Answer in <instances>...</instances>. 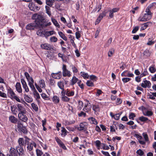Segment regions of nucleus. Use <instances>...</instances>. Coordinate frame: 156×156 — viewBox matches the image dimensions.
<instances>
[{
  "label": "nucleus",
  "instance_id": "58",
  "mask_svg": "<svg viewBox=\"0 0 156 156\" xmlns=\"http://www.w3.org/2000/svg\"><path fill=\"white\" fill-rule=\"evenodd\" d=\"M131 80V79L129 78L125 77L122 78V80L124 83H127Z\"/></svg>",
  "mask_w": 156,
  "mask_h": 156
},
{
  "label": "nucleus",
  "instance_id": "15",
  "mask_svg": "<svg viewBox=\"0 0 156 156\" xmlns=\"http://www.w3.org/2000/svg\"><path fill=\"white\" fill-rule=\"evenodd\" d=\"M41 48L42 49L46 50H50L51 48V46L48 44H42L41 45Z\"/></svg>",
  "mask_w": 156,
  "mask_h": 156
},
{
  "label": "nucleus",
  "instance_id": "34",
  "mask_svg": "<svg viewBox=\"0 0 156 156\" xmlns=\"http://www.w3.org/2000/svg\"><path fill=\"white\" fill-rule=\"evenodd\" d=\"M25 100L28 103H31L33 101V99L31 98L28 95H24Z\"/></svg>",
  "mask_w": 156,
  "mask_h": 156
},
{
  "label": "nucleus",
  "instance_id": "46",
  "mask_svg": "<svg viewBox=\"0 0 156 156\" xmlns=\"http://www.w3.org/2000/svg\"><path fill=\"white\" fill-rule=\"evenodd\" d=\"M34 91V96L35 98L36 99H38L40 98V96L39 93L37 92V90H33Z\"/></svg>",
  "mask_w": 156,
  "mask_h": 156
},
{
  "label": "nucleus",
  "instance_id": "21",
  "mask_svg": "<svg viewBox=\"0 0 156 156\" xmlns=\"http://www.w3.org/2000/svg\"><path fill=\"white\" fill-rule=\"evenodd\" d=\"M51 75L55 79H59L62 77V73L60 71L57 73H52Z\"/></svg>",
  "mask_w": 156,
  "mask_h": 156
},
{
  "label": "nucleus",
  "instance_id": "44",
  "mask_svg": "<svg viewBox=\"0 0 156 156\" xmlns=\"http://www.w3.org/2000/svg\"><path fill=\"white\" fill-rule=\"evenodd\" d=\"M46 56L50 59H52L54 57V53L51 52L50 51L47 54Z\"/></svg>",
  "mask_w": 156,
  "mask_h": 156
},
{
  "label": "nucleus",
  "instance_id": "36",
  "mask_svg": "<svg viewBox=\"0 0 156 156\" xmlns=\"http://www.w3.org/2000/svg\"><path fill=\"white\" fill-rule=\"evenodd\" d=\"M143 115L145 116H150L153 115V112L151 111L147 110L146 112H143Z\"/></svg>",
  "mask_w": 156,
  "mask_h": 156
},
{
  "label": "nucleus",
  "instance_id": "63",
  "mask_svg": "<svg viewBox=\"0 0 156 156\" xmlns=\"http://www.w3.org/2000/svg\"><path fill=\"white\" fill-rule=\"evenodd\" d=\"M136 115L134 113H131L129 115V119L132 120H133L134 118L135 117Z\"/></svg>",
  "mask_w": 156,
  "mask_h": 156
},
{
  "label": "nucleus",
  "instance_id": "40",
  "mask_svg": "<svg viewBox=\"0 0 156 156\" xmlns=\"http://www.w3.org/2000/svg\"><path fill=\"white\" fill-rule=\"evenodd\" d=\"M58 34L65 41H67V37L62 32H59Z\"/></svg>",
  "mask_w": 156,
  "mask_h": 156
},
{
  "label": "nucleus",
  "instance_id": "1",
  "mask_svg": "<svg viewBox=\"0 0 156 156\" xmlns=\"http://www.w3.org/2000/svg\"><path fill=\"white\" fill-rule=\"evenodd\" d=\"M146 13L144 14L142 16L140 17L138 20L140 21L145 22L150 20L152 17V13L148 9H146Z\"/></svg>",
  "mask_w": 156,
  "mask_h": 156
},
{
  "label": "nucleus",
  "instance_id": "54",
  "mask_svg": "<svg viewBox=\"0 0 156 156\" xmlns=\"http://www.w3.org/2000/svg\"><path fill=\"white\" fill-rule=\"evenodd\" d=\"M42 97L45 100H49L50 98L45 94L43 93L41 95Z\"/></svg>",
  "mask_w": 156,
  "mask_h": 156
},
{
  "label": "nucleus",
  "instance_id": "60",
  "mask_svg": "<svg viewBox=\"0 0 156 156\" xmlns=\"http://www.w3.org/2000/svg\"><path fill=\"white\" fill-rule=\"evenodd\" d=\"M149 70L151 73H153L156 71V69L153 67L150 66L149 68Z\"/></svg>",
  "mask_w": 156,
  "mask_h": 156
},
{
  "label": "nucleus",
  "instance_id": "35",
  "mask_svg": "<svg viewBox=\"0 0 156 156\" xmlns=\"http://www.w3.org/2000/svg\"><path fill=\"white\" fill-rule=\"evenodd\" d=\"M11 110L12 113L16 115L17 112L16 110L17 107L15 105H12L11 107Z\"/></svg>",
  "mask_w": 156,
  "mask_h": 156
},
{
  "label": "nucleus",
  "instance_id": "47",
  "mask_svg": "<svg viewBox=\"0 0 156 156\" xmlns=\"http://www.w3.org/2000/svg\"><path fill=\"white\" fill-rule=\"evenodd\" d=\"M62 99L63 101L65 102H68L70 100V98L65 95L62 96Z\"/></svg>",
  "mask_w": 156,
  "mask_h": 156
},
{
  "label": "nucleus",
  "instance_id": "39",
  "mask_svg": "<svg viewBox=\"0 0 156 156\" xmlns=\"http://www.w3.org/2000/svg\"><path fill=\"white\" fill-rule=\"evenodd\" d=\"M35 5L32 3H30L28 5V7L30 10L35 11L36 9L35 8Z\"/></svg>",
  "mask_w": 156,
  "mask_h": 156
},
{
  "label": "nucleus",
  "instance_id": "29",
  "mask_svg": "<svg viewBox=\"0 0 156 156\" xmlns=\"http://www.w3.org/2000/svg\"><path fill=\"white\" fill-rule=\"evenodd\" d=\"M9 119L11 122L14 123H16L17 121V119L13 116H10Z\"/></svg>",
  "mask_w": 156,
  "mask_h": 156
},
{
  "label": "nucleus",
  "instance_id": "7",
  "mask_svg": "<svg viewBox=\"0 0 156 156\" xmlns=\"http://www.w3.org/2000/svg\"><path fill=\"white\" fill-rule=\"evenodd\" d=\"M92 106L89 101L85 104L84 107L83 108V110L86 112H88L90 110Z\"/></svg>",
  "mask_w": 156,
  "mask_h": 156
},
{
  "label": "nucleus",
  "instance_id": "45",
  "mask_svg": "<svg viewBox=\"0 0 156 156\" xmlns=\"http://www.w3.org/2000/svg\"><path fill=\"white\" fill-rule=\"evenodd\" d=\"M142 135L143 136L145 142L149 141V139L148 138V136L147 134L146 133H142Z\"/></svg>",
  "mask_w": 156,
  "mask_h": 156
},
{
  "label": "nucleus",
  "instance_id": "31",
  "mask_svg": "<svg viewBox=\"0 0 156 156\" xmlns=\"http://www.w3.org/2000/svg\"><path fill=\"white\" fill-rule=\"evenodd\" d=\"M19 143V146H23L24 144V140L23 138H20L18 140Z\"/></svg>",
  "mask_w": 156,
  "mask_h": 156
},
{
  "label": "nucleus",
  "instance_id": "64",
  "mask_svg": "<svg viewBox=\"0 0 156 156\" xmlns=\"http://www.w3.org/2000/svg\"><path fill=\"white\" fill-rule=\"evenodd\" d=\"M136 153L140 156L143 155L144 154V152L141 149H139L136 151Z\"/></svg>",
  "mask_w": 156,
  "mask_h": 156
},
{
  "label": "nucleus",
  "instance_id": "23",
  "mask_svg": "<svg viewBox=\"0 0 156 156\" xmlns=\"http://www.w3.org/2000/svg\"><path fill=\"white\" fill-rule=\"evenodd\" d=\"M16 90L19 93H22V90L20 83L17 82L16 85Z\"/></svg>",
  "mask_w": 156,
  "mask_h": 156
},
{
  "label": "nucleus",
  "instance_id": "62",
  "mask_svg": "<svg viewBox=\"0 0 156 156\" xmlns=\"http://www.w3.org/2000/svg\"><path fill=\"white\" fill-rule=\"evenodd\" d=\"M150 38H149L148 41V42L147 43V44L148 45H152L155 43V41L150 40Z\"/></svg>",
  "mask_w": 156,
  "mask_h": 156
},
{
  "label": "nucleus",
  "instance_id": "6",
  "mask_svg": "<svg viewBox=\"0 0 156 156\" xmlns=\"http://www.w3.org/2000/svg\"><path fill=\"white\" fill-rule=\"evenodd\" d=\"M16 149L18 156H23L24 155V151L22 147L17 146Z\"/></svg>",
  "mask_w": 156,
  "mask_h": 156
},
{
  "label": "nucleus",
  "instance_id": "18",
  "mask_svg": "<svg viewBox=\"0 0 156 156\" xmlns=\"http://www.w3.org/2000/svg\"><path fill=\"white\" fill-rule=\"evenodd\" d=\"M36 147V143L33 141H31L30 142V144L27 145V148L28 150L29 151H31L33 150V147Z\"/></svg>",
  "mask_w": 156,
  "mask_h": 156
},
{
  "label": "nucleus",
  "instance_id": "9",
  "mask_svg": "<svg viewBox=\"0 0 156 156\" xmlns=\"http://www.w3.org/2000/svg\"><path fill=\"white\" fill-rule=\"evenodd\" d=\"M106 14L107 12L105 11H104L102 13H101L97 18L95 22V24L96 25L98 23L100 22L101 20L106 15Z\"/></svg>",
  "mask_w": 156,
  "mask_h": 156
},
{
  "label": "nucleus",
  "instance_id": "25",
  "mask_svg": "<svg viewBox=\"0 0 156 156\" xmlns=\"http://www.w3.org/2000/svg\"><path fill=\"white\" fill-rule=\"evenodd\" d=\"M53 102L55 104L58 103L60 101V99L57 96H54L52 98Z\"/></svg>",
  "mask_w": 156,
  "mask_h": 156
},
{
  "label": "nucleus",
  "instance_id": "4",
  "mask_svg": "<svg viewBox=\"0 0 156 156\" xmlns=\"http://www.w3.org/2000/svg\"><path fill=\"white\" fill-rule=\"evenodd\" d=\"M62 75L63 76L70 77L71 76V72L67 69L66 65L63 64L62 65Z\"/></svg>",
  "mask_w": 156,
  "mask_h": 156
},
{
  "label": "nucleus",
  "instance_id": "14",
  "mask_svg": "<svg viewBox=\"0 0 156 156\" xmlns=\"http://www.w3.org/2000/svg\"><path fill=\"white\" fill-rule=\"evenodd\" d=\"M25 113H19L18 116L19 119L24 122H26L28 120L27 116L24 115Z\"/></svg>",
  "mask_w": 156,
  "mask_h": 156
},
{
  "label": "nucleus",
  "instance_id": "48",
  "mask_svg": "<svg viewBox=\"0 0 156 156\" xmlns=\"http://www.w3.org/2000/svg\"><path fill=\"white\" fill-rule=\"evenodd\" d=\"M62 129L61 130V132H62V133L61 134V135L62 136H65L67 134V130H66L65 128L64 127H62Z\"/></svg>",
  "mask_w": 156,
  "mask_h": 156
},
{
  "label": "nucleus",
  "instance_id": "49",
  "mask_svg": "<svg viewBox=\"0 0 156 156\" xmlns=\"http://www.w3.org/2000/svg\"><path fill=\"white\" fill-rule=\"evenodd\" d=\"M31 106L35 111L37 112L38 110V107L37 105L34 103H32L31 104Z\"/></svg>",
  "mask_w": 156,
  "mask_h": 156
},
{
  "label": "nucleus",
  "instance_id": "37",
  "mask_svg": "<svg viewBox=\"0 0 156 156\" xmlns=\"http://www.w3.org/2000/svg\"><path fill=\"white\" fill-rule=\"evenodd\" d=\"M81 75L85 79H87L89 78V76L87 73H86L83 72H80Z\"/></svg>",
  "mask_w": 156,
  "mask_h": 156
},
{
  "label": "nucleus",
  "instance_id": "26",
  "mask_svg": "<svg viewBox=\"0 0 156 156\" xmlns=\"http://www.w3.org/2000/svg\"><path fill=\"white\" fill-rule=\"evenodd\" d=\"M74 92L73 91L70 90H66V95L68 97H71L74 95Z\"/></svg>",
  "mask_w": 156,
  "mask_h": 156
},
{
  "label": "nucleus",
  "instance_id": "5",
  "mask_svg": "<svg viewBox=\"0 0 156 156\" xmlns=\"http://www.w3.org/2000/svg\"><path fill=\"white\" fill-rule=\"evenodd\" d=\"M87 127V123L83 122L80 123L79 126L77 127V129L79 131H86Z\"/></svg>",
  "mask_w": 156,
  "mask_h": 156
},
{
  "label": "nucleus",
  "instance_id": "12",
  "mask_svg": "<svg viewBox=\"0 0 156 156\" xmlns=\"http://www.w3.org/2000/svg\"><path fill=\"white\" fill-rule=\"evenodd\" d=\"M21 82L22 84L23 87L25 90V92H28L29 91V89L25 80L23 79H21Z\"/></svg>",
  "mask_w": 156,
  "mask_h": 156
},
{
  "label": "nucleus",
  "instance_id": "17",
  "mask_svg": "<svg viewBox=\"0 0 156 156\" xmlns=\"http://www.w3.org/2000/svg\"><path fill=\"white\" fill-rule=\"evenodd\" d=\"M135 136L138 140L139 143L142 145L145 144V142L144 140H141L142 139V137L138 134H135Z\"/></svg>",
  "mask_w": 156,
  "mask_h": 156
},
{
  "label": "nucleus",
  "instance_id": "41",
  "mask_svg": "<svg viewBox=\"0 0 156 156\" xmlns=\"http://www.w3.org/2000/svg\"><path fill=\"white\" fill-rule=\"evenodd\" d=\"M88 119L90 121L91 123L96 125L98 124V122L96 119L93 117H90Z\"/></svg>",
  "mask_w": 156,
  "mask_h": 156
},
{
  "label": "nucleus",
  "instance_id": "57",
  "mask_svg": "<svg viewBox=\"0 0 156 156\" xmlns=\"http://www.w3.org/2000/svg\"><path fill=\"white\" fill-rule=\"evenodd\" d=\"M148 74V72L147 71V70L146 69H145L143 73L140 74V77H142L147 75Z\"/></svg>",
  "mask_w": 156,
  "mask_h": 156
},
{
  "label": "nucleus",
  "instance_id": "51",
  "mask_svg": "<svg viewBox=\"0 0 156 156\" xmlns=\"http://www.w3.org/2000/svg\"><path fill=\"white\" fill-rule=\"evenodd\" d=\"M139 119L142 122H145L148 120V119L147 118L142 116L139 118Z\"/></svg>",
  "mask_w": 156,
  "mask_h": 156
},
{
  "label": "nucleus",
  "instance_id": "42",
  "mask_svg": "<svg viewBox=\"0 0 156 156\" xmlns=\"http://www.w3.org/2000/svg\"><path fill=\"white\" fill-rule=\"evenodd\" d=\"M25 140H24V144L25 145H28L29 144H30V140L28 138L27 136H25L24 137Z\"/></svg>",
  "mask_w": 156,
  "mask_h": 156
},
{
  "label": "nucleus",
  "instance_id": "2",
  "mask_svg": "<svg viewBox=\"0 0 156 156\" xmlns=\"http://www.w3.org/2000/svg\"><path fill=\"white\" fill-rule=\"evenodd\" d=\"M24 75L27 79L28 85L32 90H36V89L34 85V80L33 78L30 77L29 74L27 72L24 73Z\"/></svg>",
  "mask_w": 156,
  "mask_h": 156
},
{
  "label": "nucleus",
  "instance_id": "27",
  "mask_svg": "<svg viewBox=\"0 0 156 156\" xmlns=\"http://www.w3.org/2000/svg\"><path fill=\"white\" fill-rule=\"evenodd\" d=\"M79 80L75 76H73L70 81V84L71 85H74L77 81H78Z\"/></svg>",
  "mask_w": 156,
  "mask_h": 156
},
{
  "label": "nucleus",
  "instance_id": "24",
  "mask_svg": "<svg viewBox=\"0 0 156 156\" xmlns=\"http://www.w3.org/2000/svg\"><path fill=\"white\" fill-rule=\"evenodd\" d=\"M39 84L40 87L42 88H44L45 87V82L42 79H40L39 81Z\"/></svg>",
  "mask_w": 156,
  "mask_h": 156
},
{
  "label": "nucleus",
  "instance_id": "38",
  "mask_svg": "<svg viewBox=\"0 0 156 156\" xmlns=\"http://www.w3.org/2000/svg\"><path fill=\"white\" fill-rule=\"evenodd\" d=\"M51 20L54 24L58 28H60V26L57 21L54 18H51Z\"/></svg>",
  "mask_w": 156,
  "mask_h": 156
},
{
  "label": "nucleus",
  "instance_id": "10",
  "mask_svg": "<svg viewBox=\"0 0 156 156\" xmlns=\"http://www.w3.org/2000/svg\"><path fill=\"white\" fill-rule=\"evenodd\" d=\"M9 154H7V156H18L16 150L12 147L9 150Z\"/></svg>",
  "mask_w": 156,
  "mask_h": 156
},
{
  "label": "nucleus",
  "instance_id": "59",
  "mask_svg": "<svg viewBox=\"0 0 156 156\" xmlns=\"http://www.w3.org/2000/svg\"><path fill=\"white\" fill-rule=\"evenodd\" d=\"M139 28V26H136L134 27L132 31V33L133 34H135L136 33L138 30Z\"/></svg>",
  "mask_w": 156,
  "mask_h": 156
},
{
  "label": "nucleus",
  "instance_id": "20",
  "mask_svg": "<svg viewBox=\"0 0 156 156\" xmlns=\"http://www.w3.org/2000/svg\"><path fill=\"white\" fill-rule=\"evenodd\" d=\"M7 92L8 96H10L13 99L16 96L15 93L10 88H9L8 89Z\"/></svg>",
  "mask_w": 156,
  "mask_h": 156
},
{
  "label": "nucleus",
  "instance_id": "56",
  "mask_svg": "<svg viewBox=\"0 0 156 156\" xmlns=\"http://www.w3.org/2000/svg\"><path fill=\"white\" fill-rule=\"evenodd\" d=\"M87 85L89 87H93L94 86V83L90 80H88L86 83Z\"/></svg>",
  "mask_w": 156,
  "mask_h": 156
},
{
  "label": "nucleus",
  "instance_id": "55",
  "mask_svg": "<svg viewBox=\"0 0 156 156\" xmlns=\"http://www.w3.org/2000/svg\"><path fill=\"white\" fill-rule=\"evenodd\" d=\"M37 34L38 35L40 36H44V32L43 33V31L41 30H38L37 32Z\"/></svg>",
  "mask_w": 156,
  "mask_h": 156
},
{
  "label": "nucleus",
  "instance_id": "19",
  "mask_svg": "<svg viewBox=\"0 0 156 156\" xmlns=\"http://www.w3.org/2000/svg\"><path fill=\"white\" fill-rule=\"evenodd\" d=\"M67 82V81L65 80L62 81H60L58 82L57 85L61 89H63L64 88V84H66Z\"/></svg>",
  "mask_w": 156,
  "mask_h": 156
},
{
  "label": "nucleus",
  "instance_id": "50",
  "mask_svg": "<svg viewBox=\"0 0 156 156\" xmlns=\"http://www.w3.org/2000/svg\"><path fill=\"white\" fill-rule=\"evenodd\" d=\"M36 152L37 156H41L43 154L42 151L39 149H37L36 150Z\"/></svg>",
  "mask_w": 156,
  "mask_h": 156
},
{
  "label": "nucleus",
  "instance_id": "11",
  "mask_svg": "<svg viewBox=\"0 0 156 156\" xmlns=\"http://www.w3.org/2000/svg\"><path fill=\"white\" fill-rule=\"evenodd\" d=\"M151 84L150 82L148 80H145L141 84V86L144 88L148 87L150 88L151 87Z\"/></svg>",
  "mask_w": 156,
  "mask_h": 156
},
{
  "label": "nucleus",
  "instance_id": "32",
  "mask_svg": "<svg viewBox=\"0 0 156 156\" xmlns=\"http://www.w3.org/2000/svg\"><path fill=\"white\" fill-rule=\"evenodd\" d=\"M92 109L95 112H99L100 110L99 105L97 104L93 105Z\"/></svg>",
  "mask_w": 156,
  "mask_h": 156
},
{
  "label": "nucleus",
  "instance_id": "13",
  "mask_svg": "<svg viewBox=\"0 0 156 156\" xmlns=\"http://www.w3.org/2000/svg\"><path fill=\"white\" fill-rule=\"evenodd\" d=\"M37 25L35 23H31L28 24L26 26V29L27 30H34Z\"/></svg>",
  "mask_w": 156,
  "mask_h": 156
},
{
  "label": "nucleus",
  "instance_id": "8",
  "mask_svg": "<svg viewBox=\"0 0 156 156\" xmlns=\"http://www.w3.org/2000/svg\"><path fill=\"white\" fill-rule=\"evenodd\" d=\"M119 10V8H115L108 11L109 12V17L110 18H112L114 17V13L118 12Z\"/></svg>",
  "mask_w": 156,
  "mask_h": 156
},
{
  "label": "nucleus",
  "instance_id": "61",
  "mask_svg": "<svg viewBox=\"0 0 156 156\" xmlns=\"http://www.w3.org/2000/svg\"><path fill=\"white\" fill-rule=\"evenodd\" d=\"M57 38L55 36L51 37L50 38V40L52 42H55L57 41Z\"/></svg>",
  "mask_w": 156,
  "mask_h": 156
},
{
  "label": "nucleus",
  "instance_id": "16",
  "mask_svg": "<svg viewBox=\"0 0 156 156\" xmlns=\"http://www.w3.org/2000/svg\"><path fill=\"white\" fill-rule=\"evenodd\" d=\"M17 108L19 111L20 112L19 113H26V112L25 108L20 104L17 105Z\"/></svg>",
  "mask_w": 156,
  "mask_h": 156
},
{
  "label": "nucleus",
  "instance_id": "30",
  "mask_svg": "<svg viewBox=\"0 0 156 156\" xmlns=\"http://www.w3.org/2000/svg\"><path fill=\"white\" fill-rule=\"evenodd\" d=\"M156 7V3L153 2L149 5L146 9H147L148 11H150V9H154Z\"/></svg>",
  "mask_w": 156,
  "mask_h": 156
},
{
  "label": "nucleus",
  "instance_id": "22",
  "mask_svg": "<svg viewBox=\"0 0 156 156\" xmlns=\"http://www.w3.org/2000/svg\"><path fill=\"white\" fill-rule=\"evenodd\" d=\"M55 32L53 30L50 31H44V36L47 38L48 37L53 35L55 34Z\"/></svg>",
  "mask_w": 156,
  "mask_h": 156
},
{
  "label": "nucleus",
  "instance_id": "28",
  "mask_svg": "<svg viewBox=\"0 0 156 156\" xmlns=\"http://www.w3.org/2000/svg\"><path fill=\"white\" fill-rule=\"evenodd\" d=\"M151 23L150 22L144 23L142 24L140 28V30H144L148 26L149 24Z\"/></svg>",
  "mask_w": 156,
  "mask_h": 156
},
{
  "label": "nucleus",
  "instance_id": "52",
  "mask_svg": "<svg viewBox=\"0 0 156 156\" xmlns=\"http://www.w3.org/2000/svg\"><path fill=\"white\" fill-rule=\"evenodd\" d=\"M83 106V103L82 101H79V105L78 106V109L79 110H80Z\"/></svg>",
  "mask_w": 156,
  "mask_h": 156
},
{
  "label": "nucleus",
  "instance_id": "33",
  "mask_svg": "<svg viewBox=\"0 0 156 156\" xmlns=\"http://www.w3.org/2000/svg\"><path fill=\"white\" fill-rule=\"evenodd\" d=\"M115 52V50L113 48H110L108 52V55L109 57H112Z\"/></svg>",
  "mask_w": 156,
  "mask_h": 156
},
{
  "label": "nucleus",
  "instance_id": "3",
  "mask_svg": "<svg viewBox=\"0 0 156 156\" xmlns=\"http://www.w3.org/2000/svg\"><path fill=\"white\" fill-rule=\"evenodd\" d=\"M32 18L35 20V23L37 26L41 25L44 20L43 17L37 13L33 14L32 16Z\"/></svg>",
  "mask_w": 156,
  "mask_h": 156
},
{
  "label": "nucleus",
  "instance_id": "53",
  "mask_svg": "<svg viewBox=\"0 0 156 156\" xmlns=\"http://www.w3.org/2000/svg\"><path fill=\"white\" fill-rule=\"evenodd\" d=\"M126 74V77H133L134 76V74L133 73H131L130 71H127Z\"/></svg>",
  "mask_w": 156,
  "mask_h": 156
},
{
  "label": "nucleus",
  "instance_id": "43",
  "mask_svg": "<svg viewBox=\"0 0 156 156\" xmlns=\"http://www.w3.org/2000/svg\"><path fill=\"white\" fill-rule=\"evenodd\" d=\"M55 0H46V4L49 6H51L53 5Z\"/></svg>",
  "mask_w": 156,
  "mask_h": 156
}]
</instances>
